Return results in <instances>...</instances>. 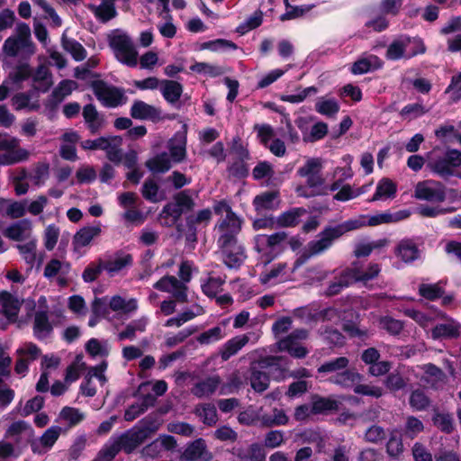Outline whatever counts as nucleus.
I'll return each mask as SVG.
<instances>
[{
    "instance_id": "8fccbe9b",
    "label": "nucleus",
    "mask_w": 461,
    "mask_h": 461,
    "mask_svg": "<svg viewBox=\"0 0 461 461\" xmlns=\"http://www.w3.org/2000/svg\"><path fill=\"white\" fill-rule=\"evenodd\" d=\"M387 245L385 239H380L372 241H359L355 245L354 255L357 258L367 257L373 250L382 249Z\"/></svg>"
},
{
    "instance_id": "338daca9",
    "label": "nucleus",
    "mask_w": 461,
    "mask_h": 461,
    "mask_svg": "<svg viewBox=\"0 0 461 461\" xmlns=\"http://www.w3.org/2000/svg\"><path fill=\"white\" fill-rule=\"evenodd\" d=\"M196 414L203 423L212 426L218 420L217 411L213 404L203 403L196 407Z\"/></svg>"
},
{
    "instance_id": "b1692460",
    "label": "nucleus",
    "mask_w": 461,
    "mask_h": 461,
    "mask_svg": "<svg viewBox=\"0 0 461 461\" xmlns=\"http://www.w3.org/2000/svg\"><path fill=\"white\" fill-rule=\"evenodd\" d=\"M101 232L102 225L100 222L83 227L75 234L73 245L77 249L84 248L89 245L94 239L101 234Z\"/></svg>"
},
{
    "instance_id": "dca6fc26",
    "label": "nucleus",
    "mask_w": 461,
    "mask_h": 461,
    "mask_svg": "<svg viewBox=\"0 0 461 461\" xmlns=\"http://www.w3.org/2000/svg\"><path fill=\"white\" fill-rule=\"evenodd\" d=\"M440 33L447 38V50L451 52L461 51V18L454 17L440 29Z\"/></svg>"
},
{
    "instance_id": "bb28decb",
    "label": "nucleus",
    "mask_w": 461,
    "mask_h": 461,
    "mask_svg": "<svg viewBox=\"0 0 461 461\" xmlns=\"http://www.w3.org/2000/svg\"><path fill=\"white\" fill-rule=\"evenodd\" d=\"M220 384L221 378L218 375H212L196 383L191 389V393L198 398L209 397L214 393Z\"/></svg>"
},
{
    "instance_id": "6ab92c4d",
    "label": "nucleus",
    "mask_w": 461,
    "mask_h": 461,
    "mask_svg": "<svg viewBox=\"0 0 461 461\" xmlns=\"http://www.w3.org/2000/svg\"><path fill=\"white\" fill-rule=\"evenodd\" d=\"M296 268H289L285 263L275 265L269 271L260 275V282L264 285H273L277 283H283L292 278V274Z\"/></svg>"
},
{
    "instance_id": "a878e982",
    "label": "nucleus",
    "mask_w": 461,
    "mask_h": 461,
    "mask_svg": "<svg viewBox=\"0 0 461 461\" xmlns=\"http://www.w3.org/2000/svg\"><path fill=\"white\" fill-rule=\"evenodd\" d=\"M131 115L135 119L157 121L160 111L143 101H135L131 109Z\"/></svg>"
},
{
    "instance_id": "c756f323",
    "label": "nucleus",
    "mask_w": 461,
    "mask_h": 461,
    "mask_svg": "<svg viewBox=\"0 0 461 461\" xmlns=\"http://www.w3.org/2000/svg\"><path fill=\"white\" fill-rule=\"evenodd\" d=\"M132 257L130 254H116L114 257L104 261V270L110 276H114L125 267L131 266Z\"/></svg>"
},
{
    "instance_id": "9d476101",
    "label": "nucleus",
    "mask_w": 461,
    "mask_h": 461,
    "mask_svg": "<svg viewBox=\"0 0 461 461\" xmlns=\"http://www.w3.org/2000/svg\"><path fill=\"white\" fill-rule=\"evenodd\" d=\"M308 335L309 334L306 330H295L287 337L278 341V349L280 351L288 352L294 357L303 358L308 354V350L300 343V341L306 339Z\"/></svg>"
},
{
    "instance_id": "423d86ee",
    "label": "nucleus",
    "mask_w": 461,
    "mask_h": 461,
    "mask_svg": "<svg viewBox=\"0 0 461 461\" xmlns=\"http://www.w3.org/2000/svg\"><path fill=\"white\" fill-rule=\"evenodd\" d=\"M337 239L338 237L335 235L331 227L325 228L317 236V239L307 244L304 254L294 262V269L299 267L311 257L325 252L331 247L333 241Z\"/></svg>"
},
{
    "instance_id": "37998d69",
    "label": "nucleus",
    "mask_w": 461,
    "mask_h": 461,
    "mask_svg": "<svg viewBox=\"0 0 461 461\" xmlns=\"http://www.w3.org/2000/svg\"><path fill=\"white\" fill-rule=\"evenodd\" d=\"M365 226H366V216L360 215L358 217L345 221L344 222L336 226H332L331 228L339 239L347 232L361 229Z\"/></svg>"
},
{
    "instance_id": "3c124183",
    "label": "nucleus",
    "mask_w": 461,
    "mask_h": 461,
    "mask_svg": "<svg viewBox=\"0 0 461 461\" xmlns=\"http://www.w3.org/2000/svg\"><path fill=\"white\" fill-rule=\"evenodd\" d=\"M147 167L156 173H164L172 167V159L166 152H162L146 162Z\"/></svg>"
},
{
    "instance_id": "4d7b16f0",
    "label": "nucleus",
    "mask_w": 461,
    "mask_h": 461,
    "mask_svg": "<svg viewBox=\"0 0 461 461\" xmlns=\"http://www.w3.org/2000/svg\"><path fill=\"white\" fill-rule=\"evenodd\" d=\"M183 92L182 86L176 81L165 80L162 82L161 93L164 98L170 104L178 101Z\"/></svg>"
},
{
    "instance_id": "7ed1b4c3",
    "label": "nucleus",
    "mask_w": 461,
    "mask_h": 461,
    "mask_svg": "<svg viewBox=\"0 0 461 461\" xmlns=\"http://www.w3.org/2000/svg\"><path fill=\"white\" fill-rule=\"evenodd\" d=\"M109 46L115 58L122 64L135 67L138 63V52L131 37L122 31L114 30L108 35Z\"/></svg>"
},
{
    "instance_id": "c9c22d12",
    "label": "nucleus",
    "mask_w": 461,
    "mask_h": 461,
    "mask_svg": "<svg viewBox=\"0 0 461 461\" xmlns=\"http://www.w3.org/2000/svg\"><path fill=\"white\" fill-rule=\"evenodd\" d=\"M381 59L375 55H367L357 60L351 68V72L355 75H361L382 67Z\"/></svg>"
},
{
    "instance_id": "a18cd8bd",
    "label": "nucleus",
    "mask_w": 461,
    "mask_h": 461,
    "mask_svg": "<svg viewBox=\"0 0 461 461\" xmlns=\"http://www.w3.org/2000/svg\"><path fill=\"white\" fill-rule=\"evenodd\" d=\"M395 194L396 185L388 178H383L378 182L375 192L369 201L375 202L393 198Z\"/></svg>"
},
{
    "instance_id": "4be33fe9",
    "label": "nucleus",
    "mask_w": 461,
    "mask_h": 461,
    "mask_svg": "<svg viewBox=\"0 0 461 461\" xmlns=\"http://www.w3.org/2000/svg\"><path fill=\"white\" fill-rule=\"evenodd\" d=\"M167 148L169 150V157L175 163L183 161L186 156V132L177 131L169 140Z\"/></svg>"
},
{
    "instance_id": "393cba45",
    "label": "nucleus",
    "mask_w": 461,
    "mask_h": 461,
    "mask_svg": "<svg viewBox=\"0 0 461 461\" xmlns=\"http://www.w3.org/2000/svg\"><path fill=\"white\" fill-rule=\"evenodd\" d=\"M394 252L396 257L404 263H411L420 256L417 244L409 239L401 240L396 246Z\"/></svg>"
},
{
    "instance_id": "a211bd4d",
    "label": "nucleus",
    "mask_w": 461,
    "mask_h": 461,
    "mask_svg": "<svg viewBox=\"0 0 461 461\" xmlns=\"http://www.w3.org/2000/svg\"><path fill=\"white\" fill-rule=\"evenodd\" d=\"M218 246L221 249L222 260L228 267H235L244 260V249L238 243V240L226 244L218 243Z\"/></svg>"
},
{
    "instance_id": "680f3d73",
    "label": "nucleus",
    "mask_w": 461,
    "mask_h": 461,
    "mask_svg": "<svg viewBox=\"0 0 461 461\" xmlns=\"http://www.w3.org/2000/svg\"><path fill=\"white\" fill-rule=\"evenodd\" d=\"M349 360L348 357H339L322 364L321 366H319L318 372L336 375L341 370L347 368Z\"/></svg>"
},
{
    "instance_id": "a19ab883",
    "label": "nucleus",
    "mask_w": 461,
    "mask_h": 461,
    "mask_svg": "<svg viewBox=\"0 0 461 461\" xmlns=\"http://www.w3.org/2000/svg\"><path fill=\"white\" fill-rule=\"evenodd\" d=\"M122 138L118 136H108L106 138V148H104L102 150L106 152V157L110 161L120 164L122 160Z\"/></svg>"
},
{
    "instance_id": "f257e3e1",
    "label": "nucleus",
    "mask_w": 461,
    "mask_h": 461,
    "mask_svg": "<svg viewBox=\"0 0 461 461\" xmlns=\"http://www.w3.org/2000/svg\"><path fill=\"white\" fill-rule=\"evenodd\" d=\"M322 161L321 158H308L305 163L297 169V175L305 178V185H299L295 192L298 196L312 197L325 194L324 177L322 176Z\"/></svg>"
},
{
    "instance_id": "2eb2a0df",
    "label": "nucleus",
    "mask_w": 461,
    "mask_h": 461,
    "mask_svg": "<svg viewBox=\"0 0 461 461\" xmlns=\"http://www.w3.org/2000/svg\"><path fill=\"white\" fill-rule=\"evenodd\" d=\"M353 283L359 282L366 285L369 281L375 278L381 272V267L377 263H369L364 267L358 262L352 263L348 268Z\"/></svg>"
},
{
    "instance_id": "de8ad7c7",
    "label": "nucleus",
    "mask_w": 461,
    "mask_h": 461,
    "mask_svg": "<svg viewBox=\"0 0 461 461\" xmlns=\"http://www.w3.org/2000/svg\"><path fill=\"white\" fill-rule=\"evenodd\" d=\"M315 110L322 115L333 117L339 111V104L335 98L321 96L316 101Z\"/></svg>"
},
{
    "instance_id": "e433bc0d",
    "label": "nucleus",
    "mask_w": 461,
    "mask_h": 461,
    "mask_svg": "<svg viewBox=\"0 0 461 461\" xmlns=\"http://www.w3.org/2000/svg\"><path fill=\"white\" fill-rule=\"evenodd\" d=\"M306 213L303 208H292L284 212L276 218V224L278 227L291 228L296 226L301 218Z\"/></svg>"
},
{
    "instance_id": "f704fd0d",
    "label": "nucleus",
    "mask_w": 461,
    "mask_h": 461,
    "mask_svg": "<svg viewBox=\"0 0 461 461\" xmlns=\"http://www.w3.org/2000/svg\"><path fill=\"white\" fill-rule=\"evenodd\" d=\"M32 86L35 90L47 92L52 86V76L46 66H40L32 74Z\"/></svg>"
},
{
    "instance_id": "bf43d9fd",
    "label": "nucleus",
    "mask_w": 461,
    "mask_h": 461,
    "mask_svg": "<svg viewBox=\"0 0 461 461\" xmlns=\"http://www.w3.org/2000/svg\"><path fill=\"white\" fill-rule=\"evenodd\" d=\"M36 248L35 239H30L27 242L17 245V249L30 269L33 267L37 260Z\"/></svg>"
},
{
    "instance_id": "4468645a",
    "label": "nucleus",
    "mask_w": 461,
    "mask_h": 461,
    "mask_svg": "<svg viewBox=\"0 0 461 461\" xmlns=\"http://www.w3.org/2000/svg\"><path fill=\"white\" fill-rule=\"evenodd\" d=\"M259 339V334L257 332H249L236 336L226 341L220 349V356L223 361H227L230 357L237 354L243 347H245L250 340L256 343Z\"/></svg>"
},
{
    "instance_id": "5fc2aeb1",
    "label": "nucleus",
    "mask_w": 461,
    "mask_h": 461,
    "mask_svg": "<svg viewBox=\"0 0 461 461\" xmlns=\"http://www.w3.org/2000/svg\"><path fill=\"white\" fill-rule=\"evenodd\" d=\"M433 424L442 432L450 434L455 429L453 415L446 411H436L432 417Z\"/></svg>"
},
{
    "instance_id": "72a5a7b5",
    "label": "nucleus",
    "mask_w": 461,
    "mask_h": 461,
    "mask_svg": "<svg viewBox=\"0 0 461 461\" xmlns=\"http://www.w3.org/2000/svg\"><path fill=\"white\" fill-rule=\"evenodd\" d=\"M32 433L33 430L30 424L24 420H17L7 428L5 438L13 439L15 443H19L23 437H31Z\"/></svg>"
},
{
    "instance_id": "2f4dec72",
    "label": "nucleus",
    "mask_w": 461,
    "mask_h": 461,
    "mask_svg": "<svg viewBox=\"0 0 461 461\" xmlns=\"http://www.w3.org/2000/svg\"><path fill=\"white\" fill-rule=\"evenodd\" d=\"M52 332V325L45 311H38L34 316L33 334L38 339H44Z\"/></svg>"
},
{
    "instance_id": "c85d7f7f",
    "label": "nucleus",
    "mask_w": 461,
    "mask_h": 461,
    "mask_svg": "<svg viewBox=\"0 0 461 461\" xmlns=\"http://www.w3.org/2000/svg\"><path fill=\"white\" fill-rule=\"evenodd\" d=\"M22 302L7 292L0 294L1 312L12 321L16 320Z\"/></svg>"
},
{
    "instance_id": "864d4df0",
    "label": "nucleus",
    "mask_w": 461,
    "mask_h": 461,
    "mask_svg": "<svg viewBox=\"0 0 461 461\" xmlns=\"http://www.w3.org/2000/svg\"><path fill=\"white\" fill-rule=\"evenodd\" d=\"M86 415L80 410L69 406L62 408L59 414V420L68 424V427H74L79 424Z\"/></svg>"
},
{
    "instance_id": "6e6d98bb",
    "label": "nucleus",
    "mask_w": 461,
    "mask_h": 461,
    "mask_svg": "<svg viewBox=\"0 0 461 461\" xmlns=\"http://www.w3.org/2000/svg\"><path fill=\"white\" fill-rule=\"evenodd\" d=\"M50 177V165L46 162L35 164L30 172L29 178L36 186L45 185Z\"/></svg>"
},
{
    "instance_id": "0eeeda50",
    "label": "nucleus",
    "mask_w": 461,
    "mask_h": 461,
    "mask_svg": "<svg viewBox=\"0 0 461 461\" xmlns=\"http://www.w3.org/2000/svg\"><path fill=\"white\" fill-rule=\"evenodd\" d=\"M424 46L420 41H411L409 37L402 36L393 41L388 47L386 58L388 59L396 60L402 58H410L417 53H423Z\"/></svg>"
},
{
    "instance_id": "f8f14e48",
    "label": "nucleus",
    "mask_w": 461,
    "mask_h": 461,
    "mask_svg": "<svg viewBox=\"0 0 461 461\" xmlns=\"http://www.w3.org/2000/svg\"><path fill=\"white\" fill-rule=\"evenodd\" d=\"M415 197L432 203H441L446 199L445 186L435 180L419 182L415 186Z\"/></svg>"
},
{
    "instance_id": "e2e57ef3",
    "label": "nucleus",
    "mask_w": 461,
    "mask_h": 461,
    "mask_svg": "<svg viewBox=\"0 0 461 461\" xmlns=\"http://www.w3.org/2000/svg\"><path fill=\"white\" fill-rule=\"evenodd\" d=\"M182 208L176 203H167L160 213L163 224L167 226L174 225L182 214Z\"/></svg>"
},
{
    "instance_id": "9b49d317",
    "label": "nucleus",
    "mask_w": 461,
    "mask_h": 461,
    "mask_svg": "<svg viewBox=\"0 0 461 461\" xmlns=\"http://www.w3.org/2000/svg\"><path fill=\"white\" fill-rule=\"evenodd\" d=\"M158 424L152 422L142 428L130 431L121 436L118 440L121 445L122 450L126 453L132 452L138 446H140L151 433L158 429Z\"/></svg>"
},
{
    "instance_id": "aec40b11",
    "label": "nucleus",
    "mask_w": 461,
    "mask_h": 461,
    "mask_svg": "<svg viewBox=\"0 0 461 461\" xmlns=\"http://www.w3.org/2000/svg\"><path fill=\"white\" fill-rule=\"evenodd\" d=\"M61 433V428L51 426L37 440L32 442V450L35 454H44L48 452L56 443Z\"/></svg>"
},
{
    "instance_id": "c03bdc74",
    "label": "nucleus",
    "mask_w": 461,
    "mask_h": 461,
    "mask_svg": "<svg viewBox=\"0 0 461 461\" xmlns=\"http://www.w3.org/2000/svg\"><path fill=\"white\" fill-rule=\"evenodd\" d=\"M31 231V222L29 221H22L8 227L5 230V235L14 240H24L26 239L30 240Z\"/></svg>"
},
{
    "instance_id": "09e8293b",
    "label": "nucleus",
    "mask_w": 461,
    "mask_h": 461,
    "mask_svg": "<svg viewBox=\"0 0 461 461\" xmlns=\"http://www.w3.org/2000/svg\"><path fill=\"white\" fill-rule=\"evenodd\" d=\"M109 307L113 312H122L123 313H131L138 309L137 300L131 298L126 300L120 295H114L110 299Z\"/></svg>"
},
{
    "instance_id": "cd10ccee",
    "label": "nucleus",
    "mask_w": 461,
    "mask_h": 461,
    "mask_svg": "<svg viewBox=\"0 0 461 461\" xmlns=\"http://www.w3.org/2000/svg\"><path fill=\"white\" fill-rule=\"evenodd\" d=\"M289 417L283 409L274 408L271 413H267L262 407L260 425L265 428L285 426L288 424Z\"/></svg>"
},
{
    "instance_id": "39448f33",
    "label": "nucleus",
    "mask_w": 461,
    "mask_h": 461,
    "mask_svg": "<svg viewBox=\"0 0 461 461\" xmlns=\"http://www.w3.org/2000/svg\"><path fill=\"white\" fill-rule=\"evenodd\" d=\"M287 240L285 231H278L271 235L258 234L255 237L256 250L265 257V262L268 263L276 258Z\"/></svg>"
},
{
    "instance_id": "ddd939ff",
    "label": "nucleus",
    "mask_w": 461,
    "mask_h": 461,
    "mask_svg": "<svg viewBox=\"0 0 461 461\" xmlns=\"http://www.w3.org/2000/svg\"><path fill=\"white\" fill-rule=\"evenodd\" d=\"M153 287L158 291L168 293L180 303L187 301L186 285L174 276H165L156 282Z\"/></svg>"
},
{
    "instance_id": "ea45409f",
    "label": "nucleus",
    "mask_w": 461,
    "mask_h": 461,
    "mask_svg": "<svg viewBox=\"0 0 461 461\" xmlns=\"http://www.w3.org/2000/svg\"><path fill=\"white\" fill-rule=\"evenodd\" d=\"M352 284L353 281L347 268L334 276V279L330 283L327 289L325 290V294L327 296L336 295L339 294L344 288L348 287Z\"/></svg>"
},
{
    "instance_id": "5701e85b",
    "label": "nucleus",
    "mask_w": 461,
    "mask_h": 461,
    "mask_svg": "<svg viewBox=\"0 0 461 461\" xmlns=\"http://www.w3.org/2000/svg\"><path fill=\"white\" fill-rule=\"evenodd\" d=\"M70 271V265L67 261L51 259L44 268V276L48 279L58 278L59 283L64 285L66 276Z\"/></svg>"
},
{
    "instance_id": "1a4fd4ad",
    "label": "nucleus",
    "mask_w": 461,
    "mask_h": 461,
    "mask_svg": "<svg viewBox=\"0 0 461 461\" xmlns=\"http://www.w3.org/2000/svg\"><path fill=\"white\" fill-rule=\"evenodd\" d=\"M92 88L96 98L107 107H117L124 103L125 96L122 90L110 86L104 81H95Z\"/></svg>"
},
{
    "instance_id": "79ce46f5",
    "label": "nucleus",
    "mask_w": 461,
    "mask_h": 461,
    "mask_svg": "<svg viewBox=\"0 0 461 461\" xmlns=\"http://www.w3.org/2000/svg\"><path fill=\"white\" fill-rule=\"evenodd\" d=\"M360 378L361 376L357 372L345 368L339 373L331 375L329 380L332 384L340 385L342 387H350L359 382Z\"/></svg>"
},
{
    "instance_id": "58836bf2",
    "label": "nucleus",
    "mask_w": 461,
    "mask_h": 461,
    "mask_svg": "<svg viewBox=\"0 0 461 461\" xmlns=\"http://www.w3.org/2000/svg\"><path fill=\"white\" fill-rule=\"evenodd\" d=\"M85 122L92 133H96L104 126V118L98 113L93 104H87L83 108Z\"/></svg>"
},
{
    "instance_id": "13d9d810",
    "label": "nucleus",
    "mask_w": 461,
    "mask_h": 461,
    "mask_svg": "<svg viewBox=\"0 0 461 461\" xmlns=\"http://www.w3.org/2000/svg\"><path fill=\"white\" fill-rule=\"evenodd\" d=\"M311 404L312 411H313L314 414H316L328 411L337 410L339 402L332 397H321L316 395L312 397Z\"/></svg>"
},
{
    "instance_id": "f03ea898",
    "label": "nucleus",
    "mask_w": 461,
    "mask_h": 461,
    "mask_svg": "<svg viewBox=\"0 0 461 461\" xmlns=\"http://www.w3.org/2000/svg\"><path fill=\"white\" fill-rule=\"evenodd\" d=\"M214 212L221 216L216 226L219 234L217 243L226 244L237 240V235L241 230L242 220L232 212L230 205L221 201L214 204Z\"/></svg>"
},
{
    "instance_id": "4c0bfd02",
    "label": "nucleus",
    "mask_w": 461,
    "mask_h": 461,
    "mask_svg": "<svg viewBox=\"0 0 461 461\" xmlns=\"http://www.w3.org/2000/svg\"><path fill=\"white\" fill-rule=\"evenodd\" d=\"M149 324V319L142 316L131 321L126 325L125 329L118 333V339L122 341L125 339L133 340L136 338V332H144Z\"/></svg>"
},
{
    "instance_id": "052dcab7",
    "label": "nucleus",
    "mask_w": 461,
    "mask_h": 461,
    "mask_svg": "<svg viewBox=\"0 0 461 461\" xmlns=\"http://www.w3.org/2000/svg\"><path fill=\"white\" fill-rule=\"evenodd\" d=\"M7 151V153L0 155V165L7 166L25 161L30 156L29 151L22 148Z\"/></svg>"
},
{
    "instance_id": "603ef678",
    "label": "nucleus",
    "mask_w": 461,
    "mask_h": 461,
    "mask_svg": "<svg viewBox=\"0 0 461 461\" xmlns=\"http://www.w3.org/2000/svg\"><path fill=\"white\" fill-rule=\"evenodd\" d=\"M61 43L63 49L68 52L76 61H81L86 58V49L76 40L63 35Z\"/></svg>"
},
{
    "instance_id": "7c9ffc66",
    "label": "nucleus",
    "mask_w": 461,
    "mask_h": 461,
    "mask_svg": "<svg viewBox=\"0 0 461 461\" xmlns=\"http://www.w3.org/2000/svg\"><path fill=\"white\" fill-rule=\"evenodd\" d=\"M280 200L277 192H265L257 195L253 200V205L257 212H264L279 207Z\"/></svg>"
},
{
    "instance_id": "20e7f679",
    "label": "nucleus",
    "mask_w": 461,
    "mask_h": 461,
    "mask_svg": "<svg viewBox=\"0 0 461 461\" xmlns=\"http://www.w3.org/2000/svg\"><path fill=\"white\" fill-rule=\"evenodd\" d=\"M34 45L31 40V30L26 23L17 25L15 34L8 37L3 45V52L8 57H16L21 51L32 55L34 53Z\"/></svg>"
},
{
    "instance_id": "69168bd1",
    "label": "nucleus",
    "mask_w": 461,
    "mask_h": 461,
    "mask_svg": "<svg viewBox=\"0 0 461 461\" xmlns=\"http://www.w3.org/2000/svg\"><path fill=\"white\" fill-rule=\"evenodd\" d=\"M409 403L414 411H420L429 408L431 402L424 391L416 389L411 393Z\"/></svg>"
},
{
    "instance_id": "6e6552de",
    "label": "nucleus",
    "mask_w": 461,
    "mask_h": 461,
    "mask_svg": "<svg viewBox=\"0 0 461 461\" xmlns=\"http://www.w3.org/2000/svg\"><path fill=\"white\" fill-rule=\"evenodd\" d=\"M459 166H461V152L457 149H449L428 163L430 170L442 177L452 176Z\"/></svg>"
},
{
    "instance_id": "0e129e2a",
    "label": "nucleus",
    "mask_w": 461,
    "mask_h": 461,
    "mask_svg": "<svg viewBox=\"0 0 461 461\" xmlns=\"http://www.w3.org/2000/svg\"><path fill=\"white\" fill-rule=\"evenodd\" d=\"M11 102L16 111L24 109L28 111H37L40 108L39 103H32L30 95L26 93H18L14 95Z\"/></svg>"
},
{
    "instance_id": "473e14b6",
    "label": "nucleus",
    "mask_w": 461,
    "mask_h": 461,
    "mask_svg": "<svg viewBox=\"0 0 461 461\" xmlns=\"http://www.w3.org/2000/svg\"><path fill=\"white\" fill-rule=\"evenodd\" d=\"M265 368V366H253L250 369V385L258 393L264 392L269 385V376Z\"/></svg>"
},
{
    "instance_id": "412c9836",
    "label": "nucleus",
    "mask_w": 461,
    "mask_h": 461,
    "mask_svg": "<svg viewBox=\"0 0 461 461\" xmlns=\"http://www.w3.org/2000/svg\"><path fill=\"white\" fill-rule=\"evenodd\" d=\"M440 316L446 320V322L438 324L432 329V339L459 337L461 335V324L453 319H447L443 313Z\"/></svg>"
},
{
    "instance_id": "774afa93",
    "label": "nucleus",
    "mask_w": 461,
    "mask_h": 461,
    "mask_svg": "<svg viewBox=\"0 0 461 461\" xmlns=\"http://www.w3.org/2000/svg\"><path fill=\"white\" fill-rule=\"evenodd\" d=\"M429 111V109L421 103H413L405 105L401 110L400 114L403 119L411 121L426 114Z\"/></svg>"
},
{
    "instance_id": "49530a36",
    "label": "nucleus",
    "mask_w": 461,
    "mask_h": 461,
    "mask_svg": "<svg viewBox=\"0 0 461 461\" xmlns=\"http://www.w3.org/2000/svg\"><path fill=\"white\" fill-rule=\"evenodd\" d=\"M0 212L13 219L23 217L26 212V201L12 202L0 198Z\"/></svg>"
},
{
    "instance_id": "f3484780",
    "label": "nucleus",
    "mask_w": 461,
    "mask_h": 461,
    "mask_svg": "<svg viewBox=\"0 0 461 461\" xmlns=\"http://www.w3.org/2000/svg\"><path fill=\"white\" fill-rule=\"evenodd\" d=\"M212 459V454L208 450L203 438L188 444L180 456L181 461H211Z\"/></svg>"
}]
</instances>
